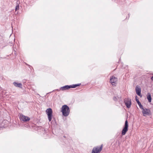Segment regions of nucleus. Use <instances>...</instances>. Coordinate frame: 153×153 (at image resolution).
I'll return each instance as SVG.
<instances>
[{
	"mask_svg": "<svg viewBox=\"0 0 153 153\" xmlns=\"http://www.w3.org/2000/svg\"><path fill=\"white\" fill-rule=\"evenodd\" d=\"M61 112L62 115L65 117L68 116L70 112V109L69 107L67 105H63L62 107Z\"/></svg>",
	"mask_w": 153,
	"mask_h": 153,
	"instance_id": "nucleus-1",
	"label": "nucleus"
},
{
	"mask_svg": "<svg viewBox=\"0 0 153 153\" xmlns=\"http://www.w3.org/2000/svg\"><path fill=\"white\" fill-rule=\"evenodd\" d=\"M80 85V84L73 85H65V86H62V87H61V88H60V90H62V91H64L65 90L71 88H75L77 86Z\"/></svg>",
	"mask_w": 153,
	"mask_h": 153,
	"instance_id": "nucleus-2",
	"label": "nucleus"
},
{
	"mask_svg": "<svg viewBox=\"0 0 153 153\" xmlns=\"http://www.w3.org/2000/svg\"><path fill=\"white\" fill-rule=\"evenodd\" d=\"M102 149V145L100 146L94 147L92 150L91 153H99Z\"/></svg>",
	"mask_w": 153,
	"mask_h": 153,
	"instance_id": "nucleus-3",
	"label": "nucleus"
},
{
	"mask_svg": "<svg viewBox=\"0 0 153 153\" xmlns=\"http://www.w3.org/2000/svg\"><path fill=\"white\" fill-rule=\"evenodd\" d=\"M46 112L48 116L49 121L50 122L53 117L52 109L51 108H48L46 110Z\"/></svg>",
	"mask_w": 153,
	"mask_h": 153,
	"instance_id": "nucleus-4",
	"label": "nucleus"
},
{
	"mask_svg": "<svg viewBox=\"0 0 153 153\" xmlns=\"http://www.w3.org/2000/svg\"><path fill=\"white\" fill-rule=\"evenodd\" d=\"M128 121L127 120H126L125 122L124 127L122 131L121 134L122 135H124L126 134V132L128 131Z\"/></svg>",
	"mask_w": 153,
	"mask_h": 153,
	"instance_id": "nucleus-5",
	"label": "nucleus"
},
{
	"mask_svg": "<svg viewBox=\"0 0 153 153\" xmlns=\"http://www.w3.org/2000/svg\"><path fill=\"white\" fill-rule=\"evenodd\" d=\"M142 113L144 116H150L152 114V113L150 110L149 109L145 108L142 111Z\"/></svg>",
	"mask_w": 153,
	"mask_h": 153,
	"instance_id": "nucleus-6",
	"label": "nucleus"
},
{
	"mask_svg": "<svg viewBox=\"0 0 153 153\" xmlns=\"http://www.w3.org/2000/svg\"><path fill=\"white\" fill-rule=\"evenodd\" d=\"M110 82L112 85L116 86V82L117 81V78L114 76H112L110 77Z\"/></svg>",
	"mask_w": 153,
	"mask_h": 153,
	"instance_id": "nucleus-7",
	"label": "nucleus"
},
{
	"mask_svg": "<svg viewBox=\"0 0 153 153\" xmlns=\"http://www.w3.org/2000/svg\"><path fill=\"white\" fill-rule=\"evenodd\" d=\"M124 101L126 107L128 108H130L131 104V99L129 98H125Z\"/></svg>",
	"mask_w": 153,
	"mask_h": 153,
	"instance_id": "nucleus-8",
	"label": "nucleus"
},
{
	"mask_svg": "<svg viewBox=\"0 0 153 153\" xmlns=\"http://www.w3.org/2000/svg\"><path fill=\"white\" fill-rule=\"evenodd\" d=\"M20 119L21 120L25 122L28 121L30 119V118L28 117L25 116L23 115H21Z\"/></svg>",
	"mask_w": 153,
	"mask_h": 153,
	"instance_id": "nucleus-9",
	"label": "nucleus"
},
{
	"mask_svg": "<svg viewBox=\"0 0 153 153\" xmlns=\"http://www.w3.org/2000/svg\"><path fill=\"white\" fill-rule=\"evenodd\" d=\"M135 90L137 94L138 95L140 96L141 95V88L140 87L137 86H136L135 88Z\"/></svg>",
	"mask_w": 153,
	"mask_h": 153,
	"instance_id": "nucleus-10",
	"label": "nucleus"
},
{
	"mask_svg": "<svg viewBox=\"0 0 153 153\" xmlns=\"http://www.w3.org/2000/svg\"><path fill=\"white\" fill-rule=\"evenodd\" d=\"M13 84L15 86L20 88H22V85L21 83L14 82Z\"/></svg>",
	"mask_w": 153,
	"mask_h": 153,
	"instance_id": "nucleus-11",
	"label": "nucleus"
},
{
	"mask_svg": "<svg viewBox=\"0 0 153 153\" xmlns=\"http://www.w3.org/2000/svg\"><path fill=\"white\" fill-rule=\"evenodd\" d=\"M147 97L148 100L149 102H151L152 100V98L151 94L150 93L148 94Z\"/></svg>",
	"mask_w": 153,
	"mask_h": 153,
	"instance_id": "nucleus-12",
	"label": "nucleus"
},
{
	"mask_svg": "<svg viewBox=\"0 0 153 153\" xmlns=\"http://www.w3.org/2000/svg\"><path fill=\"white\" fill-rule=\"evenodd\" d=\"M139 106V107L141 109L142 111L145 108H144L143 107V106L141 104H139V105H138Z\"/></svg>",
	"mask_w": 153,
	"mask_h": 153,
	"instance_id": "nucleus-13",
	"label": "nucleus"
},
{
	"mask_svg": "<svg viewBox=\"0 0 153 153\" xmlns=\"http://www.w3.org/2000/svg\"><path fill=\"white\" fill-rule=\"evenodd\" d=\"M137 96H136V97H135V99H136V101H137V102L138 105H139V104H140V102L139 101L138 99H137Z\"/></svg>",
	"mask_w": 153,
	"mask_h": 153,
	"instance_id": "nucleus-14",
	"label": "nucleus"
},
{
	"mask_svg": "<svg viewBox=\"0 0 153 153\" xmlns=\"http://www.w3.org/2000/svg\"><path fill=\"white\" fill-rule=\"evenodd\" d=\"M19 9V4L17 5L16 7L15 10L17 11Z\"/></svg>",
	"mask_w": 153,
	"mask_h": 153,
	"instance_id": "nucleus-15",
	"label": "nucleus"
},
{
	"mask_svg": "<svg viewBox=\"0 0 153 153\" xmlns=\"http://www.w3.org/2000/svg\"><path fill=\"white\" fill-rule=\"evenodd\" d=\"M113 99L114 101H116L117 100V98L116 97H114L113 98Z\"/></svg>",
	"mask_w": 153,
	"mask_h": 153,
	"instance_id": "nucleus-16",
	"label": "nucleus"
},
{
	"mask_svg": "<svg viewBox=\"0 0 153 153\" xmlns=\"http://www.w3.org/2000/svg\"><path fill=\"white\" fill-rule=\"evenodd\" d=\"M151 79L153 81V76L151 77Z\"/></svg>",
	"mask_w": 153,
	"mask_h": 153,
	"instance_id": "nucleus-17",
	"label": "nucleus"
}]
</instances>
